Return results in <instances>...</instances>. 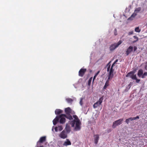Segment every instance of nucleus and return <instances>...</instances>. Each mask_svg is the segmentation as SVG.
I'll return each mask as SVG.
<instances>
[{"label":"nucleus","mask_w":147,"mask_h":147,"mask_svg":"<svg viewBox=\"0 0 147 147\" xmlns=\"http://www.w3.org/2000/svg\"><path fill=\"white\" fill-rule=\"evenodd\" d=\"M103 99V96L100 98L99 100L95 102L93 105V107L94 108H96L100 105L102 102Z\"/></svg>","instance_id":"nucleus-6"},{"label":"nucleus","mask_w":147,"mask_h":147,"mask_svg":"<svg viewBox=\"0 0 147 147\" xmlns=\"http://www.w3.org/2000/svg\"><path fill=\"white\" fill-rule=\"evenodd\" d=\"M118 61V60L117 59H116L115 61L114 62L116 64L117 62Z\"/></svg>","instance_id":"nucleus-42"},{"label":"nucleus","mask_w":147,"mask_h":147,"mask_svg":"<svg viewBox=\"0 0 147 147\" xmlns=\"http://www.w3.org/2000/svg\"><path fill=\"white\" fill-rule=\"evenodd\" d=\"M147 76V72H145L143 74V75L142 76V78H145V76Z\"/></svg>","instance_id":"nucleus-27"},{"label":"nucleus","mask_w":147,"mask_h":147,"mask_svg":"<svg viewBox=\"0 0 147 147\" xmlns=\"http://www.w3.org/2000/svg\"><path fill=\"white\" fill-rule=\"evenodd\" d=\"M112 78L109 77H108V79L106 81L105 83V85L103 88V89L104 90H106L107 87L109 86V80L110 79H111Z\"/></svg>","instance_id":"nucleus-11"},{"label":"nucleus","mask_w":147,"mask_h":147,"mask_svg":"<svg viewBox=\"0 0 147 147\" xmlns=\"http://www.w3.org/2000/svg\"><path fill=\"white\" fill-rule=\"evenodd\" d=\"M65 111L66 114H70L71 112V110L69 107L66 108L65 109Z\"/></svg>","instance_id":"nucleus-16"},{"label":"nucleus","mask_w":147,"mask_h":147,"mask_svg":"<svg viewBox=\"0 0 147 147\" xmlns=\"http://www.w3.org/2000/svg\"><path fill=\"white\" fill-rule=\"evenodd\" d=\"M86 71V69H81L79 71V76L80 77H83Z\"/></svg>","instance_id":"nucleus-10"},{"label":"nucleus","mask_w":147,"mask_h":147,"mask_svg":"<svg viewBox=\"0 0 147 147\" xmlns=\"http://www.w3.org/2000/svg\"><path fill=\"white\" fill-rule=\"evenodd\" d=\"M94 141L95 144H97L99 139V136L98 134L95 135L94 136Z\"/></svg>","instance_id":"nucleus-13"},{"label":"nucleus","mask_w":147,"mask_h":147,"mask_svg":"<svg viewBox=\"0 0 147 147\" xmlns=\"http://www.w3.org/2000/svg\"><path fill=\"white\" fill-rule=\"evenodd\" d=\"M134 38L135 39H136V40L134 41L133 42H136L138 40V37H137V36H134Z\"/></svg>","instance_id":"nucleus-28"},{"label":"nucleus","mask_w":147,"mask_h":147,"mask_svg":"<svg viewBox=\"0 0 147 147\" xmlns=\"http://www.w3.org/2000/svg\"><path fill=\"white\" fill-rule=\"evenodd\" d=\"M59 116H57L55 118V119L53 121V122L54 125H56L57 124V123L59 122Z\"/></svg>","instance_id":"nucleus-15"},{"label":"nucleus","mask_w":147,"mask_h":147,"mask_svg":"<svg viewBox=\"0 0 147 147\" xmlns=\"http://www.w3.org/2000/svg\"><path fill=\"white\" fill-rule=\"evenodd\" d=\"M73 117L75 119V121H80L78 117L76 115H73Z\"/></svg>","instance_id":"nucleus-24"},{"label":"nucleus","mask_w":147,"mask_h":147,"mask_svg":"<svg viewBox=\"0 0 147 147\" xmlns=\"http://www.w3.org/2000/svg\"><path fill=\"white\" fill-rule=\"evenodd\" d=\"M133 31H130L129 32L128 35H130L133 34Z\"/></svg>","instance_id":"nucleus-32"},{"label":"nucleus","mask_w":147,"mask_h":147,"mask_svg":"<svg viewBox=\"0 0 147 147\" xmlns=\"http://www.w3.org/2000/svg\"><path fill=\"white\" fill-rule=\"evenodd\" d=\"M135 31L137 32H140L141 30L139 29V27H138L135 28Z\"/></svg>","instance_id":"nucleus-23"},{"label":"nucleus","mask_w":147,"mask_h":147,"mask_svg":"<svg viewBox=\"0 0 147 147\" xmlns=\"http://www.w3.org/2000/svg\"><path fill=\"white\" fill-rule=\"evenodd\" d=\"M92 77H91L89 79V80H88V85L89 86H90V84H91V82L92 81Z\"/></svg>","instance_id":"nucleus-25"},{"label":"nucleus","mask_w":147,"mask_h":147,"mask_svg":"<svg viewBox=\"0 0 147 147\" xmlns=\"http://www.w3.org/2000/svg\"><path fill=\"white\" fill-rule=\"evenodd\" d=\"M134 120H135L137 119H139V116H137L135 117H134Z\"/></svg>","instance_id":"nucleus-38"},{"label":"nucleus","mask_w":147,"mask_h":147,"mask_svg":"<svg viewBox=\"0 0 147 147\" xmlns=\"http://www.w3.org/2000/svg\"><path fill=\"white\" fill-rule=\"evenodd\" d=\"M129 121H132L134 120V117H130L128 118Z\"/></svg>","instance_id":"nucleus-34"},{"label":"nucleus","mask_w":147,"mask_h":147,"mask_svg":"<svg viewBox=\"0 0 147 147\" xmlns=\"http://www.w3.org/2000/svg\"><path fill=\"white\" fill-rule=\"evenodd\" d=\"M59 137L61 138L64 139L67 137V133L65 130H63L59 134Z\"/></svg>","instance_id":"nucleus-8"},{"label":"nucleus","mask_w":147,"mask_h":147,"mask_svg":"<svg viewBox=\"0 0 147 147\" xmlns=\"http://www.w3.org/2000/svg\"><path fill=\"white\" fill-rule=\"evenodd\" d=\"M123 119H120L113 122L112 125V127L113 128H115L117 126L121 125L123 121Z\"/></svg>","instance_id":"nucleus-5"},{"label":"nucleus","mask_w":147,"mask_h":147,"mask_svg":"<svg viewBox=\"0 0 147 147\" xmlns=\"http://www.w3.org/2000/svg\"><path fill=\"white\" fill-rule=\"evenodd\" d=\"M63 111L60 109H57L55 111V113L56 115H59L62 113Z\"/></svg>","instance_id":"nucleus-20"},{"label":"nucleus","mask_w":147,"mask_h":147,"mask_svg":"<svg viewBox=\"0 0 147 147\" xmlns=\"http://www.w3.org/2000/svg\"><path fill=\"white\" fill-rule=\"evenodd\" d=\"M143 74V70L142 69H139L138 72V75L139 77H140L142 76Z\"/></svg>","instance_id":"nucleus-19"},{"label":"nucleus","mask_w":147,"mask_h":147,"mask_svg":"<svg viewBox=\"0 0 147 147\" xmlns=\"http://www.w3.org/2000/svg\"><path fill=\"white\" fill-rule=\"evenodd\" d=\"M46 140V137L45 136H43L41 137L39 140L38 141L41 143H42L43 142H45Z\"/></svg>","instance_id":"nucleus-21"},{"label":"nucleus","mask_w":147,"mask_h":147,"mask_svg":"<svg viewBox=\"0 0 147 147\" xmlns=\"http://www.w3.org/2000/svg\"><path fill=\"white\" fill-rule=\"evenodd\" d=\"M58 129L59 131H61L63 129V128L62 126H59L58 127Z\"/></svg>","instance_id":"nucleus-29"},{"label":"nucleus","mask_w":147,"mask_h":147,"mask_svg":"<svg viewBox=\"0 0 147 147\" xmlns=\"http://www.w3.org/2000/svg\"><path fill=\"white\" fill-rule=\"evenodd\" d=\"M133 48L131 46H130L127 48L125 54L127 55H128L133 51Z\"/></svg>","instance_id":"nucleus-12"},{"label":"nucleus","mask_w":147,"mask_h":147,"mask_svg":"<svg viewBox=\"0 0 147 147\" xmlns=\"http://www.w3.org/2000/svg\"><path fill=\"white\" fill-rule=\"evenodd\" d=\"M135 80H136V82L137 83H138L140 81V79H138L137 78L136 79H135Z\"/></svg>","instance_id":"nucleus-33"},{"label":"nucleus","mask_w":147,"mask_h":147,"mask_svg":"<svg viewBox=\"0 0 147 147\" xmlns=\"http://www.w3.org/2000/svg\"><path fill=\"white\" fill-rule=\"evenodd\" d=\"M71 143L70 141L68 139H66V141L64 142L63 144V145L65 146H67L68 145H71Z\"/></svg>","instance_id":"nucleus-17"},{"label":"nucleus","mask_w":147,"mask_h":147,"mask_svg":"<svg viewBox=\"0 0 147 147\" xmlns=\"http://www.w3.org/2000/svg\"><path fill=\"white\" fill-rule=\"evenodd\" d=\"M55 130L57 132L58 131V127H56L55 128Z\"/></svg>","instance_id":"nucleus-37"},{"label":"nucleus","mask_w":147,"mask_h":147,"mask_svg":"<svg viewBox=\"0 0 147 147\" xmlns=\"http://www.w3.org/2000/svg\"><path fill=\"white\" fill-rule=\"evenodd\" d=\"M145 68L147 70V64L145 65Z\"/></svg>","instance_id":"nucleus-43"},{"label":"nucleus","mask_w":147,"mask_h":147,"mask_svg":"<svg viewBox=\"0 0 147 147\" xmlns=\"http://www.w3.org/2000/svg\"><path fill=\"white\" fill-rule=\"evenodd\" d=\"M115 63L114 62V63H113V64H112V65H111V67H113L114 66V65H115Z\"/></svg>","instance_id":"nucleus-41"},{"label":"nucleus","mask_w":147,"mask_h":147,"mask_svg":"<svg viewBox=\"0 0 147 147\" xmlns=\"http://www.w3.org/2000/svg\"><path fill=\"white\" fill-rule=\"evenodd\" d=\"M129 120L128 119H126L125 120V122L127 123L128 124L129 122Z\"/></svg>","instance_id":"nucleus-35"},{"label":"nucleus","mask_w":147,"mask_h":147,"mask_svg":"<svg viewBox=\"0 0 147 147\" xmlns=\"http://www.w3.org/2000/svg\"><path fill=\"white\" fill-rule=\"evenodd\" d=\"M66 100L67 102L68 103H71L73 101V100L71 98H67L66 99Z\"/></svg>","instance_id":"nucleus-22"},{"label":"nucleus","mask_w":147,"mask_h":147,"mask_svg":"<svg viewBox=\"0 0 147 147\" xmlns=\"http://www.w3.org/2000/svg\"><path fill=\"white\" fill-rule=\"evenodd\" d=\"M134 72L131 71L128 73L126 75V77H129L132 79L135 80L136 79V74H134Z\"/></svg>","instance_id":"nucleus-7"},{"label":"nucleus","mask_w":147,"mask_h":147,"mask_svg":"<svg viewBox=\"0 0 147 147\" xmlns=\"http://www.w3.org/2000/svg\"><path fill=\"white\" fill-rule=\"evenodd\" d=\"M100 71H98L95 75V76H97L98 75V74H99L100 73Z\"/></svg>","instance_id":"nucleus-39"},{"label":"nucleus","mask_w":147,"mask_h":147,"mask_svg":"<svg viewBox=\"0 0 147 147\" xmlns=\"http://www.w3.org/2000/svg\"><path fill=\"white\" fill-rule=\"evenodd\" d=\"M61 114L59 116V123L61 124H63L65 122L66 119L65 117L64 116H61Z\"/></svg>","instance_id":"nucleus-9"},{"label":"nucleus","mask_w":147,"mask_h":147,"mask_svg":"<svg viewBox=\"0 0 147 147\" xmlns=\"http://www.w3.org/2000/svg\"><path fill=\"white\" fill-rule=\"evenodd\" d=\"M122 42L121 40H119L117 43H115L111 45L109 47L110 50L111 51H113L116 48L118 47Z\"/></svg>","instance_id":"nucleus-3"},{"label":"nucleus","mask_w":147,"mask_h":147,"mask_svg":"<svg viewBox=\"0 0 147 147\" xmlns=\"http://www.w3.org/2000/svg\"><path fill=\"white\" fill-rule=\"evenodd\" d=\"M110 62H109L107 65H109V66L107 68V71L108 72L109 71L108 77L113 78L114 76L113 72L114 70L113 69V67H111L110 69L109 70L111 65L110 64Z\"/></svg>","instance_id":"nucleus-2"},{"label":"nucleus","mask_w":147,"mask_h":147,"mask_svg":"<svg viewBox=\"0 0 147 147\" xmlns=\"http://www.w3.org/2000/svg\"><path fill=\"white\" fill-rule=\"evenodd\" d=\"M69 122L72 127H74L75 124H76V126L74 129V131H78L81 129L80 125L81 123L80 121L79 120L78 121H75V120H74L72 121H70Z\"/></svg>","instance_id":"nucleus-1"},{"label":"nucleus","mask_w":147,"mask_h":147,"mask_svg":"<svg viewBox=\"0 0 147 147\" xmlns=\"http://www.w3.org/2000/svg\"><path fill=\"white\" fill-rule=\"evenodd\" d=\"M82 100H83L82 98H81L80 100V105L82 106L83 105Z\"/></svg>","instance_id":"nucleus-30"},{"label":"nucleus","mask_w":147,"mask_h":147,"mask_svg":"<svg viewBox=\"0 0 147 147\" xmlns=\"http://www.w3.org/2000/svg\"><path fill=\"white\" fill-rule=\"evenodd\" d=\"M114 34L115 35H117V30L115 28L114 30Z\"/></svg>","instance_id":"nucleus-31"},{"label":"nucleus","mask_w":147,"mask_h":147,"mask_svg":"<svg viewBox=\"0 0 147 147\" xmlns=\"http://www.w3.org/2000/svg\"><path fill=\"white\" fill-rule=\"evenodd\" d=\"M66 131L67 133H69L71 131V128L69 125L68 124H66L65 128Z\"/></svg>","instance_id":"nucleus-18"},{"label":"nucleus","mask_w":147,"mask_h":147,"mask_svg":"<svg viewBox=\"0 0 147 147\" xmlns=\"http://www.w3.org/2000/svg\"><path fill=\"white\" fill-rule=\"evenodd\" d=\"M96 76H95V75H94V77H93V82H94V79L96 78Z\"/></svg>","instance_id":"nucleus-40"},{"label":"nucleus","mask_w":147,"mask_h":147,"mask_svg":"<svg viewBox=\"0 0 147 147\" xmlns=\"http://www.w3.org/2000/svg\"><path fill=\"white\" fill-rule=\"evenodd\" d=\"M61 116H64L66 118L69 119V120L73 119L72 117L70 115V114H67L66 115L65 114H61Z\"/></svg>","instance_id":"nucleus-14"},{"label":"nucleus","mask_w":147,"mask_h":147,"mask_svg":"<svg viewBox=\"0 0 147 147\" xmlns=\"http://www.w3.org/2000/svg\"><path fill=\"white\" fill-rule=\"evenodd\" d=\"M41 142L38 141L37 143V144L36 146V147H38L42 145Z\"/></svg>","instance_id":"nucleus-26"},{"label":"nucleus","mask_w":147,"mask_h":147,"mask_svg":"<svg viewBox=\"0 0 147 147\" xmlns=\"http://www.w3.org/2000/svg\"><path fill=\"white\" fill-rule=\"evenodd\" d=\"M141 10V8L140 7L136 8L134 11V12L131 15L128 19V20H132L133 18H134L137 15V13H138Z\"/></svg>","instance_id":"nucleus-4"},{"label":"nucleus","mask_w":147,"mask_h":147,"mask_svg":"<svg viewBox=\"0 0 147 147\" xmlns=\"http://www.w3.org/2000/svg\"><path fill=\"white\" fill-rule=\"evenodd\" d=\"M137 47H136V46H134V52H135V51H136V50L137 49Z\"/></svg>","instance_id":"nucleus-36"},{"label":"nucleus","mask_w":147,"mask_h":147,"mask_svg":"<svg viewBox=\"0 0 147 147\" xmlns=\"http://www.w3.org/2000/svg\"><path fill=\"white\" fill-rule=\"evenodd\" d=\"M130 84H129L128 85V86H129V88H130Z\"/></svg>","instance_id":"nucleus-44"}]
</instances>
